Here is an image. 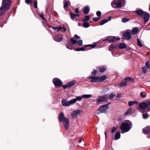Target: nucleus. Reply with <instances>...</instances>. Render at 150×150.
I'll return each mask as SVG.
<instances>
[{
    "mask_svg": "<svg viewBox=\"0 0 150 150\" xmlns=\"http://www.w3.org/2000/svg\"><path fill=\"white\" fill-rule=\"evenodd\" d=\"M132 124L131 122L128 120L125 121L121 124L120 129L122 134L129 131L132 127Z\"/></svg>",
    "mask_w": 150,
    "mask_h": 150,
    "instance_id": "1",
    "label": "nucleus"
},
{
    "mask_svg": "<svg viewBox=\"0 0 150 150\" xmlns=\"http://www.w3.org/2000/svg\"><path fill=\"white\" fill-rule=\"evenodd\" d=\"M59 120L60 122H63L64 126L66 130L69 129V120L68 118L65 117L62 112L59 114Z\"/></svg>",
    "mask_w": 150,
    "mask_h": 150,
    "instance_id": "2",
    "label": "nucleus"
},
{
    "mask_svg": "<svg viewBox=\"0 0 150 150\" xmlns=\"http://www.w3.org/2000/svg\"><path fill=\"white\" fill-rule=\"evenodd\" d=\"M139 110L142 113L145 112H149L150 110L149 108V105H148V101L147 103L143 102L140 103L139 105Z\"/></svg>",
    "mask_w": 150,
    "mask_h": 150,
    "instance_id": "3",
    "label": "nucleus"
},
{
    "mask_svg": "<svg viewBox=\"0 0 150 150\" xmlns=\"http://www.w3.org/2000/svg\"><path fill=\"white\" fill-rule=\"evenodd\" d=\"M110 104V103H108L101 106L97 110L99 112H96V114L98 115L101 113L106 114L107 112V110L109 107V105Z\"/></svg>",
    "mask_w": 150,
    "mask_h": 150,
    "instance_id": "4",
    "label": "nucleus"
},
{
    "mask_svg": "<svg viewBox=\"0 0 150 150\" xmlns=\"http://www.w3.org/2000/svg\"><path fill=\"white\" fill-rule=\"evenodd\" d=\"M125 2L124 0H114L111 2L112 6L114 8H119L122 6Z\"/></svg>",
    "mask_w": 150,
    "mask_h": 150,
    "instance_id": "5",
    "label": "nucleus"
},
{
    "mask_svg": "<svg viewBox=\"0 0 150 150\" xmlns=\"http://www.w3.org/2000/svg\"><path fill=\"white\" fill-rule=\"evenodd\" d=\"M108 95H105L103 96H100L96 100L97 104H100L102 102L107 101L108 99L106 97Z\"/></svg>",
    "mask_w": 150,
    "mask_h": 150,
    "instance_id": "6",
    "label": "nucleus"
},
{
    "mask_svg": "<svg viewBox=\"0 0 150 150\" xmlns=\"http://www.w3.org/2000/svg\"><path fill=\"white\" fill-rule=\"evenodd\" d=\"M52 81L55 86L59 87L61 86L62 84V81L57 78H54Z\"/></svg>",
    "mask_w": 150,
    "mask_h": 150,
    "instance_id": "7",
    "label": "nucleus"
},
{
    "mask_svg": "<svg viewBox=\"0 0 150 150\" xmlns=\"http://www.w3.org/2000/svg\"><path fill=\"white\" fill-rule=\"evenodd\" d=\"M11 5V4H8L2 3L1 6L0 8V10H3L5 11H7L9 9Z\"/></svg>",
    "mask_w": 150,
    "mask_h": 150,
    "instance_id": "8",
    "label": "nucleus"
},
{
    "mask_svg": "<svg viewBox=\"0 0 150 150\" xmlns=\"http://www.w3.org/2000/svg\"><path fill=\"white\" fill-rule=\"evenodd\" d=\"M61 103L62 105L64 106H69L73 104L72 100L68 101L66 99H63L62 100Z\"/></svg>",
    "mask_w": 150,
    "mask_h": 150,
    "instance_id": "9",
    "label": "nucleus"
},
{
    "mask_svg": "<svg viewBox=\"0 0 150 150\" xmlns=\"http://www.w3.org/2000/svg\"><path fill=\"white\" fill-rule=\"evenodd\" d=\"M143 132L145 134H149L147 136L148 138H150V126L146 127L142 130Z\"/></svg>",
    "mask_w": 150,
    "mask_h": 150,
    "instance_id": "10",
    "label": "nucleus"
},
{
    "mask_svg": "<svg viewBox=\"0 0 150 150\" xmlns=\"http://www.w3.org/2000/svg\"><path fill=\"white\" fill-rule=\"evenodd\" d=\"M76 83V80H74L68 83L66 85H63L62 87L64 89L68 88H70L73 86Z\"/></svg>",
    "mask_w": 150,
    "mask_h": 150,
    "instance_id": "11",
    "label": "nucleus"
},
{
    "mask_svg": "<svg viewBox=\"0 0 150 150\" xmlns=\"http://www.w3.org/2000/svg\"><path fill=\"white\" fill-rule=\"evenodd\" d=\"M150 16L149 13L146 12L143 15V17H142L144 19V24H145V23L148 21Z\"/></svg>",
    "mask_w": 150,
    "mask_h": 150,
    "instance_id": "12",
    "label": "nucleus"
},
{
    "mask_svg": "<svg viewBox=\"0 0 150 150\" xmlns=\"http://www.w3.org/2000/svg\"><path fill=\"white\" fill-rule=\"evenodd\" d=\"M123 36L124 39L127 40H129L131 38V32L129 31H126L124 33Z\"/></svg>",
    "mask_w": 150,
    "mask_h": 150,
    "instance_id": "13",
    "label": "nucleus"
},
{
    "mask_svg": "<svg viewBox=\"0 0 150 150\" xmlns=\"http://www.w3.org/2000/svg\"><path fill=\"white\" fill-rule=\"evenodd\" d=\"M80 111L79 110H77L73 111L71 113V116L73 118H76L80 115Z\"/></svg>",
    "mask_w": 150,
    "mask_h": 150,
    "instance_id": "14",
    "label": "nucleus"
},
{
    "mask_svg": "<svg viewBox=\"0 0 150 150\" xmlns=\"http://www.w3.org/2000/svg\"><path fill=\"white\" fill-rule=\"evenodd\" d=\"M53 39L56 41L60 42L63 39V35L62 34L56 35L53 37Z\"/></svg>",
    "mask_w": 150,
    "mask_h": 150,
    "instance_id": "15",
    "label": "nucleus"
},
{
    "mask_svg": "<svg viewBox=\"0 0 150 150\" xmlns=\"http://www.w3.org/2000/svg\"><path fill=\"white\" fill-rule=\"evenodd\" d=\"M118 44H116L115 45H113L112 44L110 45L108 48V50L109 51H112L116 49H118Z\"/></svg>",
    "mask_w": 150,
    "mask_h": 150,
    "instance_id": "16",
    "label": "nucleus"
},
{
    "mask_svg": "<svg viewBox=\"0 0 150 150\" xmlns=\"http://www.w3.org/2000/svg\"><path fill=\"white\" fill-rule=\"evenodd\" d=\"M115 37H107L105 39L103 38L102 39V41H108L109 42H113L115 41Z\"/></svg>",
    "mask_w": 150,
    "mask_h": 150,
    "instance_id": "17",
    "label": "nucleus"
},
{
    "mask_svg": "<svg viewBox=\"0 0 150 150\" xmlns=\"http://www.w3.org/2000/svg\"><path fill=\"white\" fill-rule=\"evenodd\" d=\"M70 14L71 19L75 21L77 20L78 18L80 16L78 14H76L72 12H70Z\"/></svg>",
    "mask_w": 150,
    "mask_h": 150,
    "instance_id": "18",
    "label": "nucleus"
},
{
    "mask_svg": "<svg viewBox=\"0 0 150 150\" xmlns=\"http://www.w3.org/2000/svg\"><path fill=\"white\" fill-rule=\"evenodd\" d=\"M145 12L140 9L138 10L135 11V13L141 17H143V15Z\"/></svg>",
    "mask_w": 150,
    "mask_h": 150,
    "instance_id": "19",
    "label": "nucleus"
},
{
    "mask_svg": "<svg viewBox=\"0 0 150 150\" xmlns=\"http://www.w3.org/2000/svg\"><path fill=\"white\" fill-rule=\"evenodd\" d=\"M111 17L110 16H109L106 19H104L102 20L100 23V25H102L105 23H107L109 21H110L111 20Z\"/></svg>",
    "mask_w": 150,
    "mask_h": 150,
    "instance_id": "20",
    "label": "nucleus"
},
{
    "mask_svg": "<svg viewBox=\"0 0 150 150\" xmlns=\"http://www.w3.org/2000/svg\"><path fill=\"white\" fill-rule=\"evenodd\" d=\"M83 98L82 96H81L76 97V98L72 99L73 103L74 104L77 101L81 100Z\"/></svg>",
    "mask_w": 150,
    "mask_h": 150,
    "instance_id": "21",
    "label": "nucleus"
},
{
    "mask_svg": "<svg viewBox=\"0 0 150 150\" xmlns=\"http://www.w3.org/2000/svg\"><path fill=\"white\" fill-rule=\"evenodd\" d=\"M118 49H124L127 47V46L125 43H121L118 45Z\"/></svg>",
    "mask_w": 150,
    "mask_h": 150,
    "instance_id": "22",
    "label": "nucleus"
},
{
    "mask_svg": "<svg viewBox=\"0 0 150 150\" xmlns=\"http://www.w3.org/2000/svg\"><path fill=\"white\" fill-rule=\"evenodd\" d=\"M105 95H108L106 97L108 99V100L112 99L115 96V94H113V93H112L110 95L107 94Z\"/></svg>",
    "mask_w": 150,
    "mask_h": 150,
    "instance_id": "23",
    "label": "nucleus"
},
{
    "mask_svg": "<svg viewBox=\"0 0 150 150\" xmlns=\"http://www.w3.org/2000/svg\"><path fill=\"white\" fill-rule=\"evenodd\" d=\"M120 137V132H117L115 134L114 139L117 140Z\"/></svg>",
    "mask_w": 150,
    "mask_h": 150,
    "instance_id": "24",
    "label": "nucleus"
},
{
    "mask_svg": "<svg viewBox=\"0 0 150 150\" xmlns=\"http://www.w3.org/2000/svg\"><path fill=\"white\" fill-rule=\"evenodd\" d=\"M139 29L137 28H133L132 31V34L133 35L136 34L138 31Z\"/></svg>",
    "mask_w": 150,
    "mask_h": 150,
    "instance_id": "25",
    "label": "nucleus"
},
{
    "mask_svg": "<svg viewBox=\"0 0 150 150\" xmlns=\"http://www.w3.org/2000/svg\"><path fill=\"white\" fill-rule=\"evenodd\" d=\"M132 108H130L127 110V111L125 113L124 115L126 116L131 114L132 112Z\"/></svg>",
    "mask_w": 150,
    "mask_h": 150,
    "instance_id": "26",
    "label": "nucleus"
},
{
    "mask_svg": "<svg viewBox=\"0 0 150 150\" xmlns=\"http://www.w3.org/2000/svg\"><path fill=\"white\" fill-rule=\"evenodd\" d=\"M138 103V102L136 101H129L128 102V104L129 106H131L133 105H134V104H137Z\"/></svg>",
    "mask_w": 150,
    "mask_h": 150,
    "instance_id": "27",
    "label": "nucleus"
},
{
    "mask_svg": "<svg viewBox=\"0 0 150 150\" xmlns=\"http://www.w3.org/2000/svg\"><path fill=\"white\" fill-rule=\"evenodd\" d=\"M100 78V82H103L104 80H105L106 79V77L105 75L101 76Z\"/></svg>",
    "mask_w": 150,
    "mask_h": 150,
    "instance_id": "28",
    "label": "nucleus"
},
{
    "mask_svg": "<svg viewBox=\"0 0 150 150\" xmlns=\"http://www.w3.org/2000/svg\"><path fill=\"white\" fill-rule=\"evenodd\" d=\"M125 80L127 82H131L133 81L134 79L128 77L126 78L125 79Z\"/></svg>",
    "mask_w": 150,
    "mask_h": 150,
    "instance_id": "29",
    "label": "nucleus"
},
{
    "mask_svg": "<svg viewBox=\"0 0 150 150\" xmlns=\"http://www.w3.org/2000/svg\"><path fill=\"white\" fill-rule=\"evenodd\" d=\"M66 47L67 48L72 50L73 49V45L71 43H69L68 44L66 45Z\"/></svg>",
    "mask_w": 150,
    "mask_h": 150,
    "instance_id": "30",
    "label": "nucleus"
},
{
    "mask_svg": "<svg viewBox=\"0 0 150 150\" xmlns=\"http://www.w3.org/2000/svg\"><path fill=\"white\" fill-rule=\"evenodd\" d=\"M92 78H93L95 82H100L99 80L100 78L99 77H95L92 76Z\"/></svg>",
    "mask_w": 150,
    "mask_h": 150,
    "instance_id": "31",
    "label": "nucleus"
},
{
    "mask_svg": "<svg viewBox=\"0 0 150 150\" xmlns=\"http://www.w3.org/2000/svg\"><path fill=\"white\" fill-rule=\"evenodd\" d=\"M127 83V82L125 80L121 83H120V87H122L123 86H126Z\"/></svg>",
    "mask_w": 150,
    "mask_h": 150,
    "instance_id": "32",
    "label": "nucleus"
},
{
    "mask_svg": "<svg viewBox=\"0 0 150 150\" xmlns=\"http://www.w3.org/2000/svg\"><path fill=\"white\" fill-rule=\"evenodd\" d=\"M70 2L69 1H65V3L64 4V7L65 9H66V8L70 4Z\"/></svg>",
    "mask_w": 150,
    "mask_h": 150,
    "instance_id": "33",
    "label": "nucleus"
},
{
    "mask_svg": "<svg viewBox=\"0 0 150 150\" xmlns=\"http://www.w3.org/2000/svg\"><path fill=\"white\" fill-rule=\"evenodd\" d=\"M62 28L61 26H59L58 27H56L53 28V29L57 32H58L60 31L62 29Z\"/></svg>",
    "mask_w": 150,
    "mask_h": 150,
    "instance_id": "34",
    "label": "nucleus"
},
{
    "mask_svg": "<svg viewBox=\"0 0 150 150\" xmlns=\"http://www.w3.org/2000/svg\"><path fill=\"white\" fill-rule=\"evenodd\" d=\"M83 98H91L92 96L91 94H84L82 95Z\"/></svg>",
    "mask_w": 150,
    "mask_h": 150,
    "instance_id": "35",
    "label": "nucleus"
},
{
    "mask_svg": "<svg viewBox=\"0 0 150 150\" xmlns=\"http://www.w3.org/2000/svg\"><path fill=\"white\" fill-rule=\"evenodd\" d=\"M2 3L11 4V0H2Z\"/></svg>",
    "mask_w": 150,
    "mask_h": 150,
    "instance_id": "36",
    "label": "nucleus"
},
{
    "mask_svg": "<svg viewBox=\"0 0 150 150\" xmlns=\"http://www.w3.org/2000/svg\"><path fill=\"white\" fill-rule=\"evenodd\" d=\"M88 46H91V48H94L96 46V43H94L93 44L91 45H86L84 46L85 47H86Z\"/></svg>",
    "mask_w": 150,
    "mask_h": 150,
    "instance_id": "37",
    "label": "nucleus"
},
{
    "mask_svg": "<svg viewBox=\"0 0 150 150\" xmlns=\"http://www.w3.org/2000/svg\"><path fill=\"white\" fill-rule=\"evenodd\" d=\"M89 11V8L88 7H86L83 10V13L85 14H87Z\"/></svg>",
    "mask_w": 150,
    "mask_h": 150,
    "instance_id": "38",
    "label": "nucleus"
},
{
    "mask_svg": "<svg viewBox=\"0 0 150 150\" xmlns=\"http://www.w3.org/2000/svg\"><path fill=\"white\" fill-rule=\"evenodd\" d=\"M100 72H103L105 71L106 69V67H101L100 68Z\"/></svg>",
    "mask_w": 150,
    "mask_h": 150,
    "instance_id": "39",
    "label": "nucleus"
},
{
    "mask_svg": "<svg viewBox=\"0 0 150 150\" xmlns=\"http://www.w3.org/2000/svg\"><path fill=\"white\" fill-rule=\"evenodd\" d=\"M148 69L146 67L144 66L142 68V71L144 74H145L148 70Z\"/></svg>",
    "mask_w": 150,
    "mask_h": 150,
    "instance_id": "40",
    "label": "nucleus"
},
{
    "mask_svg": "<svg viewBox=\"0 0 150 150\" xmlns=\"http://www.w3.org/2000/svg\"><path fill=\"white\" fill-rule=\"evenodd\" d=\"M83 26L86 28H88L90 26V24L87 22H85L83 23Z\"/></svg>",
    "mask_w": 150,
    "mask_h": 150,
    "instance_id": "41",
    "label": "nucleus"
},
{
    "mask_svg": "<svg viewBox=\"0 0 150 150\" xmlns=\"http://www.w3.org/2000/svg\"><path fill=\"white\" fill-rule=\"evenodd\" d=\"M137 43L138 45L140 47L142 46V44L139 38L137 39Z\"/></svg>",
    "mask_w": 150,
    "mask_h": 150,
    "instance_id": "42",
    "label": "nucleus"
},
{
    "mask_svg": "<svg viewBox=\"0 0 150 150\" xmlns=\"http://www.w3.org/2000/svg\"><path fill=\"white\" fill-rule=\"evenodd\" d=\"M85 50V48L84 47H81V48H77L76 50L77 51H83Z\"/></svg>",
    "mask_w": 150,
    "mask_h": 150,
    "instance_id": "43",
    "label": "nucleus"
},
{
    "mask_svg": "<svg viewBox=\"0 0 150 150\" xmlns=\"http://www.w3.org/2000/svg\"><path fill=\"white\" fill-rule=\"evenodd\" d=\"M70 40L72 43L74 45L77 42L76 40H74L72 38Z\"/></svg>",
    "mask_w": 150,
    "mask_h": 150,
    "instance_id": "44",
    "label": "nucleus"
},
{
    "mask_svg": "<svg viewBox=\"0 0 150 150\" xmlns=\"http://www.w3.org/2000/svg\"><path fill=\"white\" fill-rule=\"evenodd\" d=\"M76 43L79 45L81 46L82 45L83 41L82 40H80L77 41Z\"/></svg>",
    "mask_w": 150,
    "mask_h": 150,
    "instance_id": "45",
    "label": "nucleus"
},
{
    "mask_svg": "<svg viewBox=\"0 0 150 150\" xmlns=\"http://www.w3.org/2000/svg\"><path fill=\"white\" fill-rule=\"evenodd\" d=\"M129 21V19L126 18H123L122 19V22L123 23H126Z\"/></svg>",
    "mask_w": 150,
    "mask_h": 150,
    "instance_id": "46",
    "label": "nucleus"
},
{
    "mask_svg": "<svg viewBox=\"0 0 150 150\" xmlns=\"http://www.w3.org/2000/svg\"><path fill=\"white\" fill-rule=\"evenodd\" d=\"M34 6L35 8H37V0H34Z\"/></svg>",
    "mask_w": 150,
    "mask_h": 150,
    "instance_id": "47",
    "label": "nucleus"
},
{
    "mask_svg": "<svg viewBox=\"0 0 150 150\" xmlns=\"http://www.w3.org/2000/svg\"><path fill=\"white\" fill-rule=\"evenodd\" d=\"M141 96L143 98H145L146 96V94L145 92H142L140 93Z\"/></svg>",
    "mask_w": 150,
    "mask_h": 150,
    "instance_id": "48",
    "label": "nucleus"
},
{
    "mask_svg": "<svg viewBox=\"0 0 150 150\" xmlns=\"http://www.w3.org/2000/svg\"><path fill=\"white\" fill-rule=\"evenodd\" d=\"M117 127H114L111 128V132L112 133H113L116 130Z\"/></svg>",
    "mask_w": 150,
    "mask_h": 150,
    "instance_id": "49",
    "label": "nucleus"
},
{
    "mask_svg": "<svg viewBox=\"0 0 150 150\" xmlns=\"http://www.w3.org/2000/svg\"><path fill=\"white\" fill-rule=\"evenodd\" d=\"M89 20V17L88 16H85V18L83 19V21H87Z\"/></svg>",
    "mask_w": 150,
    "mask_h": 150,
    "instance_id": "50",
    "label": "nucleus"
},
{
    "mask_svg": "<svg viewBox=\"0 0 150 150\" xmlns=\"http://www.w3.org/2000/svg\"><path fill=\"white\" fill-rule=\"evenodd\" d=\"M146 67L149 69H150V65L149 64V62H146Z\"/></svg>",
    "mask_w": 150,
    "mask_h": 150,
    "instance_id": "51",
    "label": "nucleus"
},
{
    "mask_svg": "<svg viewBox=\"0 0 150 150\" xmlns=\"http://www.w3.org/2000/svg\"><path fill=\"white\" fill-rule=\"evenodd\" d=\"M109 89L108 88H106L104 89L102 91V92L103 93H105L107 91H109Z\"/></svg>",
    "mask_w": 150,
    "mask_h": 150,
    "instance_id": "52",
    "label": "nucleus"
},
{
    "mask_svg": "<svg viewBox=\"0 0 150 150\" xmlns=\"http://www.w3.org/2000/svg\"><path fill=\"white\" fill-rule=\"evenodd\" d=\"M92 76H89L88 77L87 79H91V81L90 82L92 83L94 82L93 79V78H92Z\"/></svg>",
    "mask_w": 150,
    "mask_h": 150,
    "instance_id": "53",
    "label": "nucleus"
},
{
    "mask_svg": "<svg viewBox=\"0 0 150 150\" xmlns=\"http://www.w3.org/2000/svg\"><path fill=\"white\" fill-rule=\"evenodd\" d=\"M99 17H94L93 18V20L95 21H98V20L100 19Z\"/></svg>",
    "mask_w": 150,
    "mask_h": 150,
    "instance_id": "54",
    "label": "nucleus"
},
{
    "mask_svg": "<svg viewBox=\"0 0 150 150\" xmlns=\"http://www.w3.org/2000/svg\"><path fill=\"white\" fill-rule=\"evenodd\" d=\"M97 72V71L96 70H94L92 72V74L93 75H95L96 74Z\"/></svg>",
    "mask_w": 150,
    "mask_h": 150,
    "instance_id": "55",
    "label": "nucleus"
},
{
    "mask_svg": "<svg viewBox=\"0 0 150 150\" xmlns=\"http://www.w3.org/2000/svg\"><path fill=\"white\" fill-rule=\"evenodd\" d=\"M142 115L143 118L144 119H146L148 117V115L147 114H143Z\"/></svg>",
    "mask_w": 150,
    "mask_h": 150,
    "instance_id": "56",
    "label": "nucleus"
},
{
    "mask_svg": "<svg viewBox=\"0 0 150 150\" xmlns=\"http://www.w3.org/2000/svg\"><path fill=\"white\" fill-rule=\"evenodd\" d=\"M96 14L98 17H99L100 16L101 13L100 11H98L96 13Z\"/></svg>",
    "mask_w": 150,
    "mask_h": 150,
    "instance_id": "57",
    "label": "nucleus"
},
{
    "mask_svg": "<svg viewBox=\"0 0 150 150\" xmlns=\"http://www.w3.org/2000/svg\"><path fill=\"white\" fill-rule=\"evenodd\" d=\"M25 1L27 4H30L32 2V0H25Z\"/></svg>",
    "mask_w": 150,
    "mask_h": 150,
    "instance_id": "58",
    "label": "nucleus"
},
{
    "mask_svg": "<svg viewBox=\"0 0 150 150\" xmlns=\"http://www.w3.org/2000/svg\"><path fill=\"white\" fill-rule=\"evenodd\" d=\"M74 36L75 38H76L79 39L80 38V37L79 36L77 35H75Z\"/></svg>",
    "mask_w": 150,
    "mask_h": 150,
    "instance_id": "59",
    "label": "nucleus"
},
{
    "mask_svg": "<svg viewBox=\"0 0 150 150\" xmlns=\"http://www.w3.org/2000/svg\"><path fill=\"white\" fill-rule=\"evenodd\" d=\"M75 12L77 13H78L79 12V9L78 8H76V9Z\"/></svg>",
    "mask_w": 150,
    "mask_h": 150,
    "instance_id": "60",
    "label": "nucleus"
},
{
    "mask_svg": "<svg viewBox=\"0 0 150 150\" xmlns=\"http://www.w3.org/2000/svg\"><path fill=\"white\" fill-rule=\"evenodd\" d=\"M120 40V38H116L115 40Z\"/></svg>",
    "mask_w": 150,
    "mask_h": 150,
    "instance_id": "61",
    "label": "nucleus"
},
{
    "mask_svg": "<svg viewBox=\"0 0 150 150\" xmlns=\"http://www.w3.org/2000/svg\"><path fill=\"white\" fill-rule=\"evenodd\" d=\"M63 29L64 30V32H65L67 30V29L65 27H63Z\"/></svg>",
    "mask_w": 150,
    "mask_h": 150,
    "instance_id": "62",
    "label": "nucleus"
},
{
    "mask_svg": "<svg viewBox=\"0 0 150 150\" xmlns=\"http://www.w3.org/2000/svg\"><path fill=\"white\" fill-rule=\"evenodd\" d=\"M115 86H120V83H118L116 84H115Z\"/></svg>",
    "mask_w": 150,
    "mask_h": 150,
    "instance_id": "63",
    "label": "nucleus"
},
{
    "mask_svg": "<svg viewBox=\"0 0 150 150\" xmlns=\"http://www.w3.org/2000/svg\"><path fill=\"white\" fill-rule=\"evenodd\" d=\"M39 16L41 18H42V17H43V14H42V13H41V14H40L39 15Z\"/></svg>",
    "mask_w": 150,
    "mask_h": 150,
    "instance_id": "64",
    "label": "nucleus"
}]
</instances>
